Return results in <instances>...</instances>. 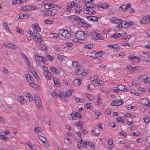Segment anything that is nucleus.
<instances>
[{
  "label": "nucleus",
  "instance_id": "3",
  "mask_svg": "<svg viewBox=\"0 0 150 150\" xmlns=\"http://www.w3.org/2000/svg\"><path fill=\"white\" fill-rule=\"evenodd\" d=\"M131 6L129 4H128L126 5L122 4L119 8V11L122 12L128 11V9H129V8L131 7Z\"/></svg>",
  "mask_w": 150,
  "mask_h": 150
},
{
  "label": "nucleus",
  "instance_id": "33",
  "mask_svg": "<svg viewBox=\"0 0 150 150\" xmlns=\"http://www.w3.org/2000/svg\"><path fill=\"white\" fill-rule=\"evenodd\" d=\"M149 100L146 98L143 99L141 100L142 104L144 105H146L147 104V102H148Z\"/></svg>",
  "mask_w": 150,
  "mask_h": 150
},
{
  "label": "nucleus",
  "instance_id": "17",
  "mask_svg": "<svg viewBox=\"0 0 150 150\" xmlns=\"http://www.w3.org/2000/svg\"><path fill=\"white\" fill-rule=\"evenodd\" d=\"M145 144L147 147L150 148V136H148L146 138Z\"/></svg>",
  "mask_w": 150,
  "mask_h": 150
},
{
  "label": "nucleus",
  "instance_id": "61",
  "mask_svg": "<svg viewBox=\"0 0 150 150\" xmlns=\"http://www.w3.org/2000/svg\"><path fill=\"white\" fill-rule=\"evenodd\" d=\"M92 104L91 103H86L85 105V107L87 108L90 109L91 108Z\"/></svg>",
  "mask_w": 150,
  "mask_h": 150
},
{
  "label": "nucleus",
  "instance_id": "7",
  "mask_svg": "<svg viewBox=\"0 0 150 150\" xmlns=\"http://www.w3.org/2000/svg\"><path fill=\"white\" fill-rule=\"evenodd\" d=\"M150 21V16H146L143 17L140 21V23L143 24L148 23Z\"/></svg>",
  "mask_w": 150,
  "mask_h": 150
},
{
  "label": "nucleus",
  "instance_id": "27",
  "mask_svg": "<svg viewBox=\"0 0 150 150\" xmlns=\"http://www.w3.org/2000/svg\"><path fill=\"white\" fill-rule=\"evenodd\" d=\"M147 56L149 58V59L146 58H145V56H142V57L143 59L144 60V61L146 62H150V52L147 53Z\"/></svg>",
  "mask_w": 150,
  "mask_h": 150
},
{
  "label": "nucleus",
  "instance_id": "55",
  "mask_svg": "<svg viewBox=\"0 0 150 150\" xmlns=\"http://www.w3.org/2000/svg\"><path fill=\"white\" fill-rule=\"evenodd\" d=\"M48 5L49 7V9L52 8H55L57 7V5H54L52 3L49 4L48 3Z\"/></svg>",
  "mask_w": 150,
  "mask_h": 150
},
{
  "label": "nucleus",
  "instance_id": "22",
  "mask_svg": "<svg viewBox=\"0 0 150 150\" xmlns=\"http://www.w3.org/2000/svg\"><path fill=\"white\" fill-rule=\"evenodd\" d=\"M73 83L74 84L75 86L77 85L78 86L80 85L81 83V79H75Z\"/></svg>",
  "mask_w": 150,
  "mask_h": 150
},
{
  "label": "nucleus",
  "instance_id": "21",
  "mask_svg": "<svg viewBox=\"0 0 150 150\" xmlns=\"http://www.w3.org/2000/svg\"><path fill=\"white\" fill-rule=\"evenodd\" d=\"M125 86L123 85H119L117 86V88L120 91H126L127 90H128L127 88H125Z\"/></svg>",
  "mask_w": 150,
  "mask_h": 150
},
{
  "label": "nucleus",
  "instance_id": "32",
  "mask_svg": "<svg viewBox=\"0 0 150 150\" xmlns=\"http://www.w3.org/2000/svg\"><path fill=\"white\" fill-rule=\"evenodd\" d=\"M3 26L4 29L6 30L9 33L11 32L9 27L6 22H4L3 23Z\"/></svg>",
  "mask_w": 150,
  "mask_h": 150
},
{
  "label": "nucleus",
  "instance_id": "24",
  "mask_svg": "<svg viewBox=\"0 0 150 150\" xmlns=\"http://www.w3.org/2000/svg\"><path fill=\"white\" fill-rule=\"evenodd\" d=\"M32 70L30 71V72L32 74V75L35 77V78L37 80H38L39 79V77L38 75L37 74V73L36 71L34 70V69H32Z\"/></svg>",
  "mask_w": 150,
  "mask_h": 150
},
{
  "label": "nucleus",
  "instance_id": "9",
  "mask_svg": "<svg viewBox=\"0 0 150 150\" xmlns=\"http://www.w3.org/2000/svg\"><path fill=\"white\" fill-rule=\"evenodd\" d=\"M123 103V101L121 100L118 99L113 100L110 105L112 106H118L122 105Z\"/></svg>",
  "mask_w": 150,
  "mask_h": 150
},
{
  "label": "nucleus",
  "instance_id": "52",
  "mask_svg": "<svg viewBox=\"0 0 150 150\" xmlns=\"http://www.w3.org/2000/svg\"><path fill=\"white\" fill-rule=\"evenodd\" d=\"M86 96L88 98L89 100H93L94 99V97L93 96L90 94H86Z\"/></svg>",
  "mask_w": 150,
  "mask_h": 150
},
{
  "label": "nucleus",
  "instance_id": "41",
  "mask_svg": "<svg viewBox=\"0 0 150 150\" xmlns=\"http://www.w3.org/2000/svg\"><path fill=\"white\" fill-rule=\"evenodd\" d=\"M39 48L41 50L46 51L47 50L46 47L43 44H40L39 45Z\"/></svg>",
  "mask_w": 150,
  "mask_h": 150
},
{
  "label": "nucleus",
  "instance_id": "1",
  "mask_svg": "<svg viewBox=\"0 0 150 150\" xmlns=\"http://www.w3.org/2000/svg\"><path fill=\"white\" fill-rule=\"evenodd\" d=\"M59 32L60 35L66 39H70L72 37L71 33L67 30H61Z\"/></svg>",
  "mask_w": 150,
  "mask_h": 150
},
{
  "label": "nucleus",
  "instance_id": "47",
  "mask_svg": "<svg viewBox=\"0 0 150 150\" xmlns=\"http://www.w3.org/2000/svg\"><path fill=\"white\" fill-rule=\"evenodd\" d=\"M82 8L80 7H76L75 9V11L76 13H79L81 10Z\"/></svg>",
  "mask_w": 150,
  "mask_h": 150
},
{
  "label": "nucleus",
  "instance_id": "37",
  "mask_svg": "<svg viewBox=\"0 0 150 150\" xmlns=\"http://www.w3.org/2000/svg\"><path fill=\"white\" fill-rule=\"evenodd\" d=\"M76 112H73L71 114V117L73 120H75L76 119Z\"/></svg>",
  "mask_w": 150,
  "mask_h": 150
},
{
  "label": "nucleus",
  "instance_id": "35",
  "mask_svg": "<svg viewBox=\"0 0 150 150\" xmlns=\"http://www.w3.org/2000/svg\"><path fill=\"white\" fill-rule=\"evenodd\" d=\"M98 6L100 8H101L103 9H106L109 6V5L105 4H99Z\"/></svg>",
  "mask_w": 150,
  "mask_h": 150
},
{
  "label": "nucleus",
  "instance_id": "48",
  "mask_svg": "<svg viewBox=\"0 0 150 150\" xmlns=\"http://www.w3.org/2000/svg\"><path fill=\"white\" fill-rule=\"evenodd\" d=\"M35 60L37 61H41L42 58V57L38 55L35 56Z\"/></svg>",
  "mask_w": 150,
  "mask_h": 150
},
{
  "label": "nucleus",
  "instance_id": "64",
  "mask_svg": "<svg viewBox=\"0 0 150 150\" xmlns=\"http://www.w3.org/2000/svg\"><path fill=\"white\" fill-rule=\"evenodd\" d=\"M45 120L47 124L49 125H50L51 122L50 119L49 118H46L45 119Z\"/></svg>",
  "mask_w": 150,
  "mask_h": 150
},
{
  "label": "nucleus",
  "instance_id": "36",
  "mask_svg": "<svg viewBox=\"0 0 150 150\" xmlns=\"http://www.w3.org/2000/svg\"><path fill=\"white\" fill-rule=\"evenodd\" d=\"M30 86L35 89H36L38 86V84L34 83L33 82H30L29 84Z\"/></svg>",
  "mask_w": 150,
  "mask_h": 150
},
{
  "label": "nucleus",
  "instance_id": "20",
  "mask_svg": "<svg viewBox=\"0 0 150 150\" xmlns=\"http://www.w3.org/2000/svg\"><path fill=\"white\" fill-rule=\"evenodd\" d=\"M50 68L52 73L54 74H58L60 72V70L57 69L55 67L53 66L50 67Z\"/></svg>",
  "mask_w": 150,
  "mask_h": 150
},
{
  "label": "nucleus",
  "instance_id": "31",
  "mask_svg": "<svg viewBox=\"0 0 150 150\" xmlns=\"http://www.w3.org/2000/svg\"><path fill=\"white\" fill-rule=\"evenodd\" d=\"M25 96L28 99L29 102L32 101L33 100V98L32 95L29 93H27L25 95Z\"/></svg>",
  "mask_w": 150,
  "mask_h": 150
},
{
  "label": "nucleus",
  "instance_id": "4",
  "mask_svg": "<svg viewBox=\"0 0 150 150\" xmlns=\"http://www.w3.org/2000/svg\"><path fill=\"white\" fill-rule=\"evenodd\" d=\"M76 23L79 26L83 27H86V23L85 21L83 19L78 17Z\"/></svg>",
  "mask_w": 150,
  "mask_h": 150
},
{
  "label": "nucleus",
  "instance_id": "49",
  "mask_svg": "<svg viewBox=\"0 0 150 150\" xmlns=\"http://www.w3.org/2000/svg\"><path fill=\"white\" fill-rule=\"evenodd\" d=\"M128 59H130L132 61L135 62H137L138 61V59L136 58V57L135 56L134 57L133 56H131L130 57H129Z\"/></svg>",
  "mask_w": 150,
  "mask_h": 150
},
{
  "label": "nucleus",
  "instance_id": "14",
  "mask_svg": "<svg viewBox=\"0 0 150 150\" xmlns=\"http://www.w3.org/2000/svg\"><path fill=\"white\" fill-rule=\"evenodd\" d=\"M109 146L108 148L109 150H112V148L114 146L113 142L112 139L110 138L107 140Z\"/></svg>",
  "mask_w": 150,
  "mask_h": 150
},
{
  "label": "nucleus",
  "instance_id": "18",
  "mask_svg": "<svg viewBox=\"0 0 150 150\" xmlns=\"http://www.w3.org/2000/svg\"><path fill=\"white\" fill-rule=\"evenodd\" d=\"M78 17L75 15L69 16H68V18L69 20L72 21H75L76 22Z\"/></svg>",
  "mask_w": 150,
  "mask_h": 150
},
{
  "label": "nucleus",
  "instance_id": "62",
  "mask_svg": "<svg viewBox=\"0 0 150 150\" xmlns=\"http://www.w3.org/2000/svg\"><path fill=\"white\" fill-rule=\"evenodd\" d=\"M53 81L54 83L56 86H59L60 83L59 81H57L56 79H54Z\"/></svg>",
  "mask_w": 150,
  "mask_h": 150
},
{
  "label": "nucleus",
  "instance_id": "29",
  "mask_svg": "<svg viewBox=\"0 0 150 150\" xmlns=\"http://www.w3.org/2000/svg\"><path fill=\"white\" fill-rule=\"evenodd\" d=\"M45 75L46 77L49 80H50L52 78V74L49 71L46 72L45 74Z\"/></svg>",
  "mask_w": 150,
  "mask_h": 150
},
{
  "label": "nucleus",
  "instance_id": "54",
  "mask_svg": "<svg viewBox=\"0 0 150 150\" xmlns=\"http://www.w3.org/2000/svg\"><path fill=\"white\" fill-rule=\"evenodd\" d=\"M21 0H13L12 1V3L13 5L18 4L21 3Z\"/></svg>",
  "mask_w": 150,
  "mask_h": 150
},
{
  "label": "nucleus",
  "instance_id": "10",
  "mask_svg": "<svg viewBox=\"0 0 150 150\" xmlns=\"http://www.w3.org/2000/svg\"><path fill=\"white\" fill-rule=\"evenodd\" d=\"M33 38L37 42H40L42 41L41 35L38 33H35L33 36Z\"/></svg>",
  "mask_w": 150,
  "mask_h": 150
},
{
  "label": "nucleus",
  "instance_id": "12",
  "mask_svg": "<svg viewBox=\"0 0 150 150\" xmlns=\"http://www.w3.org/2000/svg\"><path fill=\"white\" fill-rule=\"evenodd\" d=\"M83 67L81 66H78L75 69V73L77 75H79L82 73Z\"/></svg>",
  "mask_w": 150,
  "mask_h": 150
},
{
  "label": "nucleus",
  "instance_id": "46",
  "mask_svg": "<svg viewBox=\"0 0 150 150\" xmlns=\"http://www.w3.org/2000/svg\"><path fill=\"white\" fill-rule=\"evenodd\" d=\"M95 88V85L93 84H89L87 86V88L91 91L93 89Z\"/></svg>",
  "mask_w": 150,
  "mask_h": 150
},
{
  "label": "nucleus",
  "instance_id": "45",
  "mask_svg": "<svg viewBox=\"0 0 150 150\" xmlns=\"http://www.w3.org/2000/svg\"><path fill=\"white\" fill-rule=\"evenodd\" d=\"M98 79L97 76L96 75H94V76H92L90 79V81L91 82H92L93 81H95L97 80Z\"/></svg>",
  "mask_w": 150,
  "mask_h": 150
},
{
  "label": "nucleus",
  "instance_id": "28",
  "mask_svg": "<svg viewBox=\"0 0 150 150\" xmlns=\"http://www.w3.org/2000/svg\"><path fill=\"white\" fill-rule=\"evenodd\" d=\"M121 24L123 28H127L129 27L127 21H122Z\"/></svg>",
  "mask_w": 150,
  "mask_h": 150
},
{
  "label": "nucleus",
  "instance_id": "34",
  "mask_svg": "<svg viewBox=\"0 0 150 150\" xmlns=\"http://www.w3.org/2000/svg\"><path fill=\"white\" fill-rule=\"evenodd\" d=\"M144 122L146 123H147L148 122H150V118L149 116L146 115L143 118Z\"/></svg>",
  "mask_w": 150,
  "mask_h": 150
},
{
  "label": "nucleus",
  "instance_id": "56",
  "mask_svg": "<svg viewBox=\"0 0 150 150\" xmlns=\"http://www.w3.org/2000/svg\"><path fill=\"white\" fill-rule=\"evenodd\" d=\"M117 18L114 17L112 18H110V21L112 23H116V20L117 19Z\"/></svg>",
  "mask_w": 150,
  "mask_h": 150
},
{
  "label": "nucleus",
  "instance_id": "25",
  "mask_svg": "<svg viewBox=\"0 0 150 150\" xmlns=\"http://www.w3.org/2000/svg\"><path fill=\"white\" fill-rule=\"evenodd\" d=\"M84 3L85 4L87 8H92L94 6V4L91 3V2H86Z\"/></svg>",
  "mask_w": 150,
  "mask_h": 150
},
{
  "label": "nucleus",
  "instance_id": "59",
  "mask_svg": "<svg viewBox=\"0 0 150 150\" xmlns=\"http://www.w3.org/2000/svg\"><path fill=\"white\" fill-rule=\"evenodd\" d=\"M130 93H131L133 94L134 95L137 96H138L139 94V93L138 92L134 90H130Z\"/></svg>",
  "mask_w": 150,
  "mask_h": 150
},
{
  "label": "nucleus",
  "instance_id": "5",
  "mask_svg": "<svg viewBox=\"0 0 150 150\" xmlns=\"http://www.w3.org/2000/svg\"><path fill=\"white\" fill-rule=\"evenodd\" d=\"M76 0H74L68 3L67 6V11L68 12H70L72 8L77 5L75 3Z\"/></svg>",
  "mask_w": 150,
  "mask_h": 150
},
{
  "label": "nucleus",
  "instance_id": "43",
  "mask_svg": "<svg viewBox=\"0 0 150 150\" xmlns=\"http://www.w3.org/2000/svg\"><path fill=\"white\" fill-rule=\"evenodd\" d=\"M27 144L28 146L30 148V149L32 150H34V148L35 147V145L30 143H27Z\"/></svg>",
  "mask_w": 150,
  "mask_h": 150
},
{
  "label": "nucleus",
  "instance_id": "8",
  "mask_svg": "<svg viewBox=\"0 0 150 150\" xmlns=\"http://www.w3.org/2000/svg\"><path fill=\"white\" fill-rule=\"evenodd\" d=\"M39 139L43 142L44 146L46 147H48L49 146V143L45 137H42L41 135L38 136Z\"/></svg>",
  "mask_w": 150,
  "mask_h": 150
},
{
  "label": "nucleus",
  "instance_id": "11",
  "mask_svg": "<svg viewBox=\"0 0 150 150\" xmlns=\"http://www.w3.org/2000/svg\"><path fill=\"white\" fill-rule=\"evenodd\" d=\"M3 44L7 47L13 50H16L17 49V46L11 43H4Z\"/></svg>",
  "mask_w": 150,
  "mask_h": 150
},
{
  "label": "nucleus",
  "instance_id": "16",
  "mask_svg": "<svg viewBox=\"0 0 150 150\" xmlns=\"http://www.w3.org/2000/svg\"><path fill=\"white\" fill-rule=\"evenodd\" d=\"M84 12L85 13L89 14H94L95 13V11L93 10L92 8L85 9L84 10Z\"/></svg>",
  "mask_w": 150,
  "mask_h": 150
},
{
  "label": "nucleus",
  "instance_id": "58",
  "mask_svg": "<svg viewBox=\"0 0 150 150\" xmlns=\"http://www.w3.org/2000/svg\"><path fill=\"white\" fill-rule=\"evenodd\" d=\"M46 57L49 60L51 61H52L54 59L53 57L49 54H47L46 55Z\"/></svg>",
  "mask_w": 150,
  "mask_h": 150
},
{
  "label": "nucleus",
  "instance_id": "51",
  "mask_svg": "<svg viewBox=\"0 0 150 150\" xmlns=\"http://www.w3.org/2000/svg\"><path fill=\"white\" fill-rule=\"evenodd\" d=\"M93 45L91 44L85 45L84 46V47H85V48L88 49H89L92 48H93Z\"/></svg>",
  "mask_w": 150,
  "mask_h": 150
},
{
  "label": "nucleus",
  "instance_id": "53",
  "mask_svg": "<svg viewBox=\"0 0 150 150\" xmlns=\"http://www.w3.org/2000/svg\"><path fill=\"white\" fill-rule=\"evenodd\" d=\"M44 14L45 16H51V13L50 10L46 11L44 13Z\"/></svg>",
  "mask_w": 150,
  "mask_h": 150
},
{
  "label": "nucleus",
  "instance_id": "44",
  "mask_svg": "<svg viewBox=\"0 0 150 150\" xmlns=\"http://www.w3.org/2000/svg\"><path fill=\"white\" fill-rule=\"evenodd\" d=\"M51 13V16H52L56 14L58 11L56 9H54L50 10Z\"/></svg>",
  "mask_w": 150,
  "mask_h": 150
},
{
  "label": "nucleus",
  "instance_id": "57",
  "mask_svg": "<svg viewBox=\"0 0 150 150\" xmlns=\"http://www.w3.org/2000/svg\"><path fill=\"white\" fill-rule=\"evenodd\" d=\"M131 35H129L127 36L122 38V40L123 41H128L131 38Z\"/></svg>",
  "mask_w": 150,
  "mask_h": 150
},
{
  "label": "nucleus",
  "instance_id": "39",
  "mask_svg": "<svg viewBox=\"0 0 150 150\" xmlns=\"http://www.w3.org/2000/svg\"><path fill=\"white\" fill-rule=\"evenodd\" d=\"M36 105L38 106V108H40L42 105V103L40 100L35 101Z\"/></svg>",
  "mask_w": 150,
  "mask_h": 150
},
{
  "label": "nucleus",
  "instance_id": "26",
  "mask_svg": "<svg viewBox=\"0 0 150 150\" xmlns=\"http://www.w3.org/2000/svg\"><path fill=\"white\" fill-rule=\"evenodd\" d=\"M74 90L73 89H71L68 91L66 93L65 96H64L65 98L68 97L71 95L72 92H74Z\"/></svg>",
  "mask_w": 150,
  "mask_h": 150
},
{
  "label": "nucleus",
  "instance_id": "63",
  "mask_svg": "<svg viewBox=\"0 0 150 150\" xmlns=\"http://www.w3.org/2000/svg\"><path fill=\"white\" fill-rule=\"evenodd\" d=\"M16 30L18 33L20 34H23L24 32L20 28H17Z\"/></svg>",
  "mask_w": 150,
  "mask_h": 150
},
{
  "label": "nucleus",
  "instance_id": "2",
  "mask_svg": "<svg viewBox=\"0 0 150 150\" xmlns=\"http://www.w3.org/2000/svg\"><path fill=\"white\" fill-rule=\"evenodd\" d=\"M76 37L80 40H83L85 38V33L81 31H77L75 33Z\"/></svg>",
  "mask_w": 150,
  "mask_h": 150
},
{
  "label": "nucleus",
  "instance_id": "38",
  "mask_svg": "<svg viewBox=\"0 0 150 150\" xmlns=\"http://www.w3.org/2000/svg\"><path fill=\"white\" fill-rule=\"evenodd\" d=\"M108 47H111L112 48L114 49H119V48H120L119 46L116 44H114V45H108Z\"/></svg>",
  "mask_w": 150,
  "mask_h": 150
},
{
  "label": "nucleus",
  "instance_id": "6",
  "mask_svg": "<svg viewBox=\"0 0 150 150\" xmlns=\"http://www.w3.org/2000/svg\"><path fill=\"white\" fill-rule=\"evenodd\" d=\"M52 96L55 98L59 97L62 100L65 99L64 95L61 92H59L58 93L53 92Z\"/></svg>",
  "mask_w": 150,
  "mask_h": 150
},
{
  "label": "nucleus",
  "instance_id": "13",
  "mask_svg": "<svg viewBox=\"0 0 150 150\" xmlns=\"http://www.w3.org/2000/svg\"><path fill=\"white\" fill-rule=\"evenodd\" d=\"M140 79L145 83H148L150 82V77H147L145 75H142L140 76Z\"/></svg>",
  "mask_w": 150,
  "mask_h": 150
},
{
  "label": "nucleus",
  "instance_id": "42",
  "mask_svg": "<svg viewBox=\"0 0 150 150\" xmlns=\"http://www.w3.org/2000/svg\"><path fill=\"white\" fill-rule=\"evenodd\" d=\"M64 56L62 55H59L57 56V59L58 60L63 61L64 59Z\"/></svg>",
  "mask_w": 150,
  "mask_h": 150
},
{
  "label": "nucleus",
  "instance_id": "60",
  "mask_svg": "<svg viewBox=\"0 0 150 150\" xmlns=\"http://www.w3.org/2000/svg\"><path fill=\"white\" fill-rule=\"evenodd\" d=\"M41 61L44 64H48V61L47 59L44 57H43L42 58V59L41 60Z\"/></svg>",
  "mask_w": 150,
  "mask_h": 150
},
{
  "label": "nucleus",
  "instance_id": "50",
  "mask_svg": "<svg viewBox=\"0 0 150 150\" xmlns=\"http://www.w3.org/2000/svg\"><path fill=\"white\" fill-rule=\"evenodd\" d=\"M103 53H104V52H102L101 51L99 52L96 53L94 54H96V56L97 57H101L103 55Z\"/></svg>",
  "mask_w": 150,
  "mask_h": 150
},
{
  "label": "nucleus",
  "instance_id": "23",
  "mask_svg": "<svg viewBox=\"0 0 150 150\" xmlns=\"http://www.w3.org/2000/svg\"><path fill=\"white\" fill-rule=\"evenodd\" d=\"M75 100L76 102L78 103H82L84 102L85 100L83 98H80L77 97H74L73 98Z\"/></svg>",
  "mask_w": 150,
  "mask_h": 150
},
{
  "label": "nucleus",
  "instance_id": "15",
  "mask_svg": "<svg viewBox=\"0 0 150 150\" xmlns=\"http://www.w3.org/2000/svg\"><path fill=\"white\" fill-rule=\"evenodd\" d=\"M86 18L90 21H92L93 22H96L98 21V18L96 16H89L86 17Z\"/></svg>",
  "mask_w": 150,
  "mask_h": 150
},
{
  "label": "nucleus",
  "instance_id": "40",
  "mask_svg": "<svg viewBox=\"0 0 150 150\" xmlns=\"http://www.w3.org/2000/svg\"><path fill=\"white\" fill-rule=\"evenodd\" d=\"M25 76L28 82L30 81L31 79L32 76L29 74H25Z\"/></svg>",
  "mask_w": 150,
  "mask_h": 150
},
{
  "label": "nucleus",
  "instance_id": "30",
  "mask_svg": "<svg viewBox=\"0 0 150 150\" xmlns=\"http://www.w3.org/2000/svg\"><path fill=\"white\" fill-rule=\"evenodd\" d=\"M85 145H88L92 149H93L94 147V145L91 142H85Z\"/></svg>",
  "mask_w": 150,
  "mask_h": 150
},
{
  "label": "nucleus",
  "instance_id": "19",
  "mask_svg": "<svg viewBox=\"0 0 150 150\" xmlns=\"http://www.w3.org/2000/svg\"><path fill=\"white\" fill-rule=\"evenodd\" d=\"M97 33L95 31L91 30L89 32V35L90 36L91 38L95 39L96 37Z\"/></svg>",
  "mask_w": 150,
  "mask_h": 150
}]
</instances>
